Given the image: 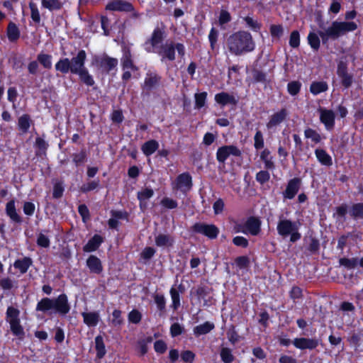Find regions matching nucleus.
I'll list each match as a JSON object with an SVG mask.
<instances>
[{
    "label": "nucleus",
    "mask_w": 363,
    "mask_h": 363,
    "mask_svg": "<svg viewBox=\"0 0 363 363\" xmlns=\"http://www.w3.org/2000/svg\"><path fill=\"white\" fill-rule=\"evenodd\" d=\"M71 305L66 294L62 293L56 298L44 297L36 305L35 311L51 315L52 313L65 316L69 313Z\"/></svg>",
    "instance_id": "obj_1"
},
{
    "label": "nucleus",
    "mask_w": 363,
    "mask_h": 363,
    "mask_svg": "<svg viewBox=\"0 0 363 363\" xmlns=\"http://www.w3.org/2000/svg\"><path fill=\"white\" fill-rule=\"evenodd\" d=\"M226 45L229 52L235 55L252 52L255 48L251 34L247 31L233 33L228 38Z\"/></svg>",
    "instance_id": "obj_2"
},
{
    "label": "nucleus",
    "mask_w": 363,
    "mask_h": 363,
    "mask_svg": "<svg viewBox=\"0 0 363 363\" xmlns=\"http://www.w3.org/2000/svg\"><path fill=\"white\" fill-rule=\"evenodd\" d=\"M357 28L354 22L333 21L331 25L318 31L323 43H326L329 39L337 40L347 32L353 31Z\"/></svg>",
    "instance_id": "obj_3"
},
{
    "label": "nucleus",
    "mask_w": 363,
    "mask_h": 363,
    "mask_svg": "<svg viewBox=\"0 0 363 363\" xmlns=\"http://www.w3.org/2000/svg\"><path fill=\"white\" fill-rule=\"evenodd\" d=\"M278 234L282 238L290 236V242L295 243L301 238L296 222L290 219H279L277 225Z\"/></svg>",
    "instance_id": "obj_4"
},
{
    "label": "nucleus",
    "mask_w": 363,
    "mask_h": 363,
    "mask_svg": "<svg viewBox=\"0 0 363 363\" xmlns=\"http://www.w3.org/2000/svg\"><path fill=\"white\" fill-rule=\"evenodd\" d=\"M19 316L20 311L17 308L8 306L6 312V320L10 325L12 334L21 340L25 337V332Z\"/></svg>",
    "instance_id": "obj_5"
},
{
    "label": "nucleus",
    "mask_w": 363,
    "mask_h": 363,
    "mask_svg": "<svg viewBox=\"0 0 363 363\" xmlns=\"http://www.w3.org/2000/svg\"><path fill=\"white\" fill-rule=\"evenodd\" d=\"M191 231L194 233L203 235L210 240L217 238L220 233L219 228L216 225L201 222L195 223L191 227Z\"/></svg>",
    "instance_id": "obj_6"
},
{
    "label": "nucleus",
    "mask_w": 363,
    "mask_h": 363,
    "mask_svg": "<svg viewBox=\"0 0 363 363\" xmlns=\"http://www.w3.org/2000/svg\"><path fill=\"white\" fill-rule=\"evenodd\" d=\"M241 150L235 145H223L218 148L216 152V160L220 164H225V161L230 156L241 157Z\"/></svg>",
    "instance_id": "obj_7"
},
{
    "label": "nucleus",
    "mask_w": 363,
    "mask_h": 363,
    "mask_svg": "<svg viewBox=\"0 0 363 363\" xmlns=\"http://www.w3.org/2000/svg\"><path fill=\"white\" fill-rule=\"evenodd\" d=\"M301 184L302 181L299 177H294L289 179L285 190L282 192L284 199H293L300 190Z\"/></svg>",
    "instance_id": "obj_8"
},
{
    "label": "nucleus",
    "mask_w": 363,
    "mask_h": 363,
    "mask_svg": "<svg viewBox=\"0 0 363 363\" xmlns=\"http://www.w3.org/2000/svg\"><path fill=\"white\" fill-rule=\"evenodd\" d=\"M192 186L193 183L191 174L189 172H184L177 177L174 189L186 193L192 188Z\"/></svg>",
    "instance_id": "obj_9"
},
{
    "label": "nucleus",
    "mask_w": 363,
    "mask_h": 363,
    "mask_svg": "<svg viewBox=\"0 0 363 363\" xmlns=\"http://www.w3.org/2000/svg\"><path fill=\"white\" fill-rule=\"evenodd\" d=\"M337 74L340 78L341 84L345 89L352 86L353 83V75L348 72L346 62L340 61L338 63Z\"/></svg>",
    "instance_id": "obj_10"
},
{
    "label": "nucleus",
    "mask_w": 363,
    "mask_h": 363,
    "mask_svg": "<svg viewBox=\"0 0 363 363\" xmlns=\"http://www.w3.org/2000/svg\"><path fill=\"white\" fill-rule=\"evenodd\" d=\"M294 346L301 350H315L319 345V340L317 338L296 337L292 341Z\"/></svg>",
    "instance_id": "obj_11"
},
{
    "label": "nucleus",
    "mask_w": 363,
    "mask_h": 363,
    "mask_svg": "<svg viewBox=\"0 0 363 363\" xmlns=\"http://www.w3.org/2000/svg\"><path fill=\"white\" fill-rule=\"evenodd\" d=\"M262 221L259 218L256 216H250L245 222V228L247 230V234H250L252 236L258 235L261 232Z\"/></svg>",
    "instance_id": "obj_12"
},
{
    "label": "nucleus",
    "mask_w": 363,
    "mask_h": 363,
    "mask_svg": "<svg viewBox=\"0 0 363 363\" xmlns=\"http://www.w3.org/2000/svg\"><path fill=\"white\" fill-rule=\"evenodd\" d=\"M86 57V54L84 50H80L77 55L69 60L71 72L73 74L79 73V72L84 69V62Z\"/></svg>",
    "instance_id": "obj_13"
},
{
    "label": "nucleus",
    "mask_w": 363,
    "mask_h": 363,
    "mask_svg": "<svg viewBox=\"0 0 363 363\" xmlns=\"http://www.w3.org/2000/svg\"><path fill=\"white\" fill-rule=\"evenodd\" d=\"M156 52L162 57V61L165 59L173 61L175 59V46L173 42H166Z\"/></svg>",
    "instance_id": "obj_14"
},
{
    "label": "nucleus",
    "mask_w": 363,
    "mask_h": 363,
    "mask_svg": "<svg viewBox=\"0 0 363 363\" xmlns=\"http://www.w3.org/2000/svg\"><path fill=\"white\" fill-rule=\"evenodd\" d=\"M86 265L90 273L101 274L104 270L101 260L96 255H91L86 261Z\"/></svg>",
    "instance_id": "obj_15"
},
{
    "label": "nucleus",
    "mask_w": 363,
    "mask_h": 363,
    "mask_svg": "<svg viewBox=\"0 0 363 363\" xmlns=\"http://www.w3.org/2000/svg\"><path fill=\"white\" fill-rule=\"evenodd\" d=\"M106 9L110 11H132L133 10V6L132 4L123 1V0H114L113 1L109 2Z\"/></svg>",
    "instance_id": "obj_16"
},
{
    "label": "nucleus",
    "mask_w": 363,
    "mask_h": 363,
    "mask_svg": "<svg viewBox=\"0 0 363 363\" xmlns=\"http://www.w3.org/2000/svg\"><path fill=\"white\" fill-rule=\"evenodd\" d=\"M15 203L16 201L13 199L7 202L5 208L6 214L13 223L21 224L23 222V218L17 213Z\"/></svg>",
    "instance_id": "obj_17"
},
{
    "label": "nucleus",
    "mask_w": 363,
    "mask_h": 363,
    "mask_svg": "<svg viewBox=\"0 0 363 363\" xmlns=\"http://www.w3.org/2000/svg\"><path fill=\"white\" fill-rule=\"evenodd\" d=\"M104 238L99 235H94L87 242V243L84 245L83 251L84 252H93L96 251L101 244L104 242Z\"/></svg>",
    "instance_id": "obj_18"
},
{
    "label": "nucleus",
    "mask_w": 363,
    "mask_h": 363,
    "mask_svg": "<svg viewBox=\"0 0 363 363\" xmlns=\"http://www.w3.org/2000/svg\"><path fill=\"white\" fill-rule=\"evenodd\" d=\"M33 259L30 257H24L22 259H16L13 262V267L18 269L21 274H24L33 265Z\"/></svg>",
    "instance_id": "obj_19"
},
{
    "label": "nucleus",
    "mask_w": 363,
    "mask_h": 363,
    "mask_svg": "<svg viewBox=\"0 0 363 363\" xmlns=\"http://www.w3.org/2000/svg\"><path fill=\"white\" fill-rule=\"evenodd\" d=\"M95 61L107 72H109L118 65L117 59L109 57L106 55L102 57H96Z\"/></svg>",
    "instance_id": "obj_20"
},
{
    "label": "nucleus",
    "mask_w": 363,
    "mask_h": 363,
    "mask_svg": "<svg viewBox=\"0 0 363 363\" xmlns=\"http://www.w3.org/2000/svg\"><path fill=\"white\" fill-rule=\"evenodd\" d=\"M83 321L88 327H96L99 320L100 316L98 312H83L82 313Z\"/></svg>",
    "instance_id": "obj_21"
},
{
    "label": "nucleus",
    "mask_w": 363,
    "mask_h": 363,
    "mask_svg": "<svg viewBox=\"0 0 363 363\" xmlns=\"http://www.w3.org/2000/svg\"><path fill=\"white\" fill-rule=\"evenodd\" d=\"M215 100L218 104L222 106H225L227 104L235 105L238 101L234 96L230 95L226 92L217 94L215 96Z\"/></svg>",
    "instance_id": "obj_22"
},
{
    "label": "nucleus",
    "mask_w": 363,
    "mask_h": 363,
    "mask_svg": "<svg viewBox=\"0 0 363 363\" xmlns=\"http://www.w3.org/2000/svg\"><path fill=\"white\" fill-rule=\"evenodd\" d=\"M214 328V323L209 321H206L202 324L195 326L193 331L196 337H199L201 335L209 333Z\"/></svg>",
    "instance_id": "obj_23"
},
{
    "label": "nucleus",
    "mask_w": 363,
    "mask_h": 363,
    "mask_svg": "<svg viewBox=\"0 0 363 363\" xmlns=\"http://www.w3.org/2000/svg\"><path fill=\"white\" fill-rule=\"evenodd\" d=\"M165 35H166V34H165L164 28H155L152 34L150 39L151 45L154 48H157V45L163 41V40L165 38Z\"/></svg>",
    "instance_id": "obj_24"
},
{
    "label": "nucleus",
    "mask_w": 363,
    "mask_h": 363,
    "mask_svg": "<svg viewBox=\"0 0 363 363\" xmlns=\"http://www.w3.org/2000/svg\"><path fill=\"white\" fill-rule=\"evenodd\" d=\"M315 155L322 165L330 167L333 164L331 156L325 150L318 148L315 150Z\"/></svg>",
    "instance_id": "obj_25"
},
{
    "label": "nucleus",
    "mask_w": 363,
    "mask_h": 363,
    "mask_svg": "<svg viewBox=\"0 0 363 363\" xmlns=\"http://www.w3.org/2000/svg\"><path fill=\"white\" fill-rule=\"evenodd\" d=\"M155 245L157 247H172L174 243V238L169 235L166 234H159L155 238Z\"/></svg>",
    "instance_id": "obj_26"
},
{
    "label": "nucleus",
    "mask_w": 363,
    "mask_h": 363,
    "mask_svg": "<svg viewBox=\"0 0 363 363\" xmlns=\"http://www.w3.org/2000/svg\"><path fill=\"white\" fill-rule=\"evenodd\" d=\"M350 216L355 220L363 219V202H357L352 204L349 210Z\"/></svg>",
    "instance_id": "obj_27"
},
{
    "label": "nucleus",
    "mask_w": 363,
    "mask_h": 363,
    "mask_svg": "<svg viewBox=\"0 0 363 363\" xmlns=\"http://www.w3.org/2000/svg\"><path fill=\"white\" fill-rule=\"evenodd\" d=\"M260 159L264 164V169L273 171L276 166L273 161V157L268 149H264L260 154Z\"/></svg>",
    "instance_id": "obj_28"
},
{
    "label": "nucleus",
    "mask_w": 363,
    "mask_h": 363,
    "mask_svg": "<svg viewBox=\"0 0 363 363\" xmlns=\"http://www.w3.org/2000/svg\"><path fill=\"white\" fill-rule=\"evenodd\" d=\"M95 350L96 352V358L101 359L106 354V350L104 338L101 335L96 336L95 339Z\"/></svg>",
    "instance_id": "obj_29"
},
{
    "label": "nucleus",
    "mask_w": 363,
    "mask_h": 363,
    "mask_svg": "<svg viewBox=\"0 0 363 363\" xmlns=\"http://www.w3.org/2000/svg\"><path fill=\"white\" fill-rule=\"evenodd\" d=\"M320 118L321 122L325 124L328 129H330L333 126L335 114L332 111L321 110Z\"/></svg>",
    "instance_id": "obj_30"
},
{
    "label": "nucleus",
    "mask_w": 363,
    "mask_h": 363,
    "mask_svg": "<svg viewBox=\"0 0 363 363\" xmlns=\"http://www.w3.org/2000/svg\"><path fill=\"white\" fill-rule=\"evenodd\" d=\"M212 288L204 284H200L197 286L195 293L199 299H203L204 301V306H208L206 298L212 292Z\"/></svg>",
    "instance_id": "obj_31"
},
{
    "label": "nucleus",
    "mask_w": 363,
    "mask_h": 363,
    "mask_svg": "<svg viewBox=\"0 0 363 363\" xmlns=\"http://www.w3.org/2000/svg\"><path fill=\"white\" fill-rule=\"evenodd\" d=\"M159 147L158 143L155 140H150L142 146V151L146 156L152 155Z\"/></svg>",
    "instance_id": "obj_32"
},
{
    "label": "nucleus",
    "mask_w": 363,
    "mask_h": 363,
    "mask_svg": "<svg viewBox=\"0 0 363 363\" xmlns=\"http://www.w3.org/2000/svg\"><path fill=\"white\" fill-rule=\"evenodd\" d=\"M42 6L50 11H59L63 4L60 0H41Z\"/></svg>",
    "instance_id": "obj_33"
},
{
    "label": "nucleus",
    "mask_w": 363,
    "mask_h": 363,
    "mask_svg": "<svg viewBox=\"0 0 363 363\" xmlns=\"http://www.w3.org/2000/svg\"><path fill=\"white\" fill-rule=\"evenodd\" d=\"M169 294L172 299L171 308L174 311H177L181 306V296L178 291H176L175 286H172L170 288Z\"/></svg>",
    "instance_id": "obj_34"
},
{
    "label": "nucleus",
    "mask_w": 363,
    "mask_h": 363,
    "mask_svg": "<svg viewBox=\"0 0 363 363\" xmlns=\"http://www.w3.org/2000/svg\"><path fill=\"white\" fill-rule=\"evenodd\" d=\"M160 79V77L157 74H147L144 82L143 88L147 91L151 90L158 84Z\"/></svg>",
    "instance_id": "obj_35"
},
{
    "label": "nucleus",
    "mask_w": 363,
    "mask_h": 363,
    "mask_svg": "<svg viewBox=\"0 0 363 363\" xmlns=\"http://www.w3.org/2000/svg\"><path fill=\"white\" fill-rule=\"evenodd\" d=\"M286 112L285 110L282 109L280 111L273 114L271 117L270 121H269L267 126L269 128H272L281 123L286 118Z\"/></svg>",
    "instance_id": "obj_36"
},
{
    "label": "nucleus",
    "mask_w": 363,
    "mask_h": 363,
    "mask_svg": "<svg viewBox=\"0 0 363 363\" xmlns=\"http://www.w3.org/2000/svg\"><path fill=\"white\" fill-rule=\"evenodd\" d=\"M220 357L223 363H232L235 360V356L230 348L222 347L220 350Z\"/></svg>",
    "instance_id": "obj_37"
},
{
    "label": "nucleus",
    "mask_w": 363,
    "mask_h": 363,
    "mask_svg": "<svg viewBox=\"0 0 363 363\" xmlns=\"http://www.w3.org/2000/svg\"><path fill=\"white\" fill-rule=\"evenodd\" d=\"M72 157L75 166L80 167L87 161L86 151L82 149L79 152L73 153Z\"/></svg>",
    "instance_id": "obj_38"
},
{
    "label": "nucleus",
    "mask_w": 363,
    "mask_h": 363,
    "mask_svg": "<svg viewBox=\"0 0 363 363\" xmlns=\"http://www.w3.org/2000/svg\"><path fill=\"white\" fill-rule=\"evenodd\" d=\"M19 36L20 31L18 28L14 23L10 22L7 28V37L9 40L11 42H13L17 40Z\"/></svg>",
    "instance_id": "obj_39"
},
{
    "label": "nucleus",
    "mask_w": 363,
    "mask_h": 363,
    "mask_svg": "<svg viewBox=\"0 0 363 363\" xmlns=\"http://www.w3.org/2000/svg\"><path fill=\"white\" fill-rule=\"evenodd\" d=\"M309 241L307 250L311 255H318L320 247V240L317 238L311 235L309 237Z\"/></svg>",
    "instance_id": "obj_40"
},
{
    "label": "nucleus",
    "mask_w": 363,
    "mask_h": 363,
    "mask_svg": "<svg viewBox=\"0 0 363 363\" xmlns=\"http://www.w3.org/2000/svg\"><path fill=\"white\" fill-rule=\"evenodd\" d=\"M328 89V84L325 82H314L311 84L310 91L314 94L317 95L321 92H324Z\"/></svg>",
    "instance_id": "obj_41"
},
{
    "label": "nucleus",
    "mask_w": 363,
    "mask_h": 363,
    "mask_svg": "<svg viewBox=\"0 0 363 363\" xmlns=\"http://www.w3.org/2000/svg\"><path fill=\"white\" fill-rule=\"evenodd\" d=\"M348 211V206L347 203H343L341 205L335 208V213L333 217L337 220L345 219Z\"/></svg>",
    "instance_id": "obj_42"
},
{
    "label": "nucleus",
    "mask_w": 363,
    "mask_h": 363,
    "mask_svg": "<svg viewBox=\"0 0 363 363\" xmlns=\"http://www.w3.org/2000/svg\"><path fill=\"white\" fill-rule=\"evenodd\" d=\"M55 69L64 74L68 73L69 71L71 72L69 60L68 58L60 60L55 65Z\"/></svg>",
    "instance_id": "obj_43"
},
{
    "label": "nucleus",
    "mask_w": 363,
    "mask_h": 363,
    "mask_svg": "<svg viewBox=\"0 0 363 363\" xmlns=\"http://www.w3.org/2000/svg\"><path fill=\"white\" fill-rule=\"evenodd\" d=\"M35 146L38 149L35 152L37 156L45 155L48 145L44 140L43 138H36Z\"/></svg>",
    "instance_id": "obj_44"
},
{
    "label": "nucleus",
    "mask_w": 363,
    "mask_h": 363,
    "mask_svg": "<svg viewBox=\"0 0 363 363\" xmlns=\"http://www.w3.org/2000/svg\"><path fill=\"white\" fill-rule=\"evenodd\" d=\"M319 34L311 32L308 35V41L311 47L314 50H318L320 48V38Z\"/></svg>",
    "instance_id": "obj_45"
},
{
    "label": "nucleus",
    "mask_w": 363,
    "mask_h": 363,
    "mask_svg": "<svg viewBox=\"0 0 363 363\" xmlns=\"http://www.w3.org/2000/svg\"><path fill=\"white\" fill-rule=\"evenodd\" d=\"M64 191L65 187L63 186V182L61 181L57 182L53 186L52 197L55 199H60L62 197Z\"/></svg>",
    "instance_id": "obj_46"
},
{
    "label": "nucleus",
    "mask_w": 363,
    "mask_h": 363,
    "mask_svg": "<svg viewBox=\"0 0 363 363\" xmlns=\"http://www.w3.org/2000/svg\"><path fill=\"white\" fill-rule=\"evenodd\" d=\"M154 195V191L150 188H145L137 194V199L139 201H146L150 199Z\"/></svg>",
    "instance_id": "obj_47"
},
{
    "label": "nucleus",
    "mask_w": 363,
    "mask_h": 363,
    "mask_svg": "<svg viewBox=\"0 0 363 363\" xmlns=\"http://www.w3.org/2000/svg\"><path fill=\"white\" fill-rule=\"evenodd\" d=\"M154 301L157 306L158 311L161 313L165 312L166 301L164 295L157 294L154 296Z\"/></svg>",
    "instance_id": "obj_48"
},
{
    "label": "nucleus",
    "mask_w": 363,
    "mask_h": 363,
    "mask_svg": "<svg viewBox=\"0 0 363 363\" xmlns=\"http://www.w3.org/2000/svg\"><path fill=\"white\" fill-rule=\"evenodd\" d=\"M77 74L79 76L80 79L87 86L94 85V81L86 68L81 70L79 73H77Z\"/></svg>",
    "instance_id": "obj_49"
},
{
    "label": "nucleus",
    "mask_w": 363,
    "mask_h": 363,
    "mask_svg": "<svg viewBox=\"0 0 363 363\" xmlns=\"http://www.w3.org/2000/svg\"><path fill=\"white\" fill-rule=\"evenodd\" d=\"M339 263L341 266H344L347 269H354L358 264V259L342 257L339 259Z\"/></svg>",
    "instance_id": "obj_50"
},
{
    "label": "nucleus",
    "mask_w": 363,
    "mask_h": 363,
    "mask_svg": "<svg viewBox=\"0 0 363 363\" xmlns=\"http://www.w3.org/2000/svg\"><path fill=\"white\" fill-rule=\"evenodd\" d=\"M227 337L229 342L233 345L240 340V337L238 335V332L236 331L235 327L233 325H232L227 331Z\"/></svg>",
    "instance_id": "obj_51"
},
{
    "label": "nucleus",
    "mask_w": 363,
    "mask_h": 363,
    "mask_svg": "<svg viewBox=\"0 0 363 363\" xmlns=\"http://www.w3.org/2000/svg\"><path fill=\"white\" fill-rule=\"evenodd\" d=\"M99 179H97L90 182L83 184L80 187V191L84 194H86L91 191L96 189L99 186Z\"/></svg>",
    "instance_id": "obj_52"
},
{
    "label": "nucleus",
    "mask_w": 363,
    "mask_h": 363,
    "mask_svg": "<svg viewBox=\"0 0 363 363\" xmlns=\"http://www.w3.org/2000/svg\"><path fill=\"white\" fill-rule=\"evenodd\" d=\"M235 263L240 269H243L249 267L250 261L247 256L243 255L236 257L235 259Z\"/></svg>",
    "instance_id": "obj_53"
},
{
    "label": "nucleus",
    "mask_w": 363,
    "mask_h": 363,
    "mask_svg": "<svg viewBox=\"0 0 363 363\" xmlns=\"http://www.w3.org/2000/svg\"><path fill=\"white\" fill-rule=\"evenodd\" d=\"M30 122V119L28 115L25 114L19 118L18 126L23 133H26L28 129L29 128Z\"/></svg>",
    "instance_id": "obj_54"
},
{
    "label": "nucleus",
    "mask_w": 363,
    "mask_h": 363,
    "mask_svg": "<svg viewBox=\"0 0 363 363\" xmlns=\"http://www.w3.org/2000/svg\"><path fill=\"white\" fill-rule=\"evenodd\" d=\"M51 55L40 53L38 55V60L46 69H50L52 67Z\"/></svg>",
    "instance_id": "obj_55"
},
{
    "label": "nucleus",
    "mask_w": 363,
    "mask_h": 363,
    "mask_svg": "<svg viewBox=\"0 0 363 363\" xmlns=\"http://www.w3.org/2000/svg\"><path fill=\"white\" fill-rule=\"evenodd\" d=\"M301 87V83L298 81H293L288 84L287 90L288 92L292 95L295 96L298 94Z\"/></svg>",
    "instance_id": "obj_56"
},
{
    "label": "nucleus",
    "mask_w": 363,
    "mask_h": 363,
    "mask_svg": "<svg viewBox=\"0 0 363 363\" xmlns=\"http://www.w3.org/2000/svg\"><path fill=\"white\" fill-rule=\"evenodd\" d=\"M78 213L82 217L84 223H86L90 219V212L85 204H80L78 206Z\"/></svg>",
    "instance_id": "obj_57"
},
{
    "label": "nucleus",
    "mask_w": 363,
    "mask_h": 363,
    "mask_svg": "<svg viewBox=\"0 0 363 363\" xmlns=\"http://www.w3.org/2000/svg\"><path fill=\"white\" fill-rule=\"evenodd\" d=\"M141 319H142V314L137 309H133L128 313V321L130 323H132L133 324H138L141 321Z\"/></svg>",
    "instance_id": "obj_58"
},
{
    "label": "nucleus",
    "mask_w": 363,
    "mask_h": 363,
    "mask_svg": "<svg viewBox=\"0 0 363 363\" xmlns=\"http://www.w3.org/2000/svg\"><path fill=\"white\" fill-rule=\"evenodd\" d=\"M256 180L260 184H264L270 179V174L268 170H261L256 174Z\"/></svg>",
    "instance_id": "obj_59"
},
{
    "label": "nucleus",
    "mask_w": 363,
    "mask_h": 363,
    "mask_svg": "<svg viewBox=\"0 0 363 363\" xmlns=\"http://www.w3.org/2000/svg\"><path fill=\"white\" fill-rule=\"evenodd\" d=\"M37 245L43 247V248H48L50 245V240L48 236L43 233H39L37 237L36 240Z\"/></svg>",
    "instance_id": "obj_60"
},
{
    "label": "nucleus",
    "mask_w": 363,
    "mask_h": 363,
    "mask_svg": "<svg viewBox=\"0 0 363 363\" xmlns=\"http://www.w3.org/2000/svg\"><path fill=\"white\" fill-rule=\"evenodd\" d=\"M154 350L155 352L162 354L167 350V345L163 340H158L154 342Z\"/></svg>",
    "instance_id": "obj_61"
},
{
    "label": "nucleus",
    "mask_w": 363,
    "mask_h": 363,
    "mask_svg": "<svg viewBox=\"0 0 363 363\" xmlns=\"http://www.w3.org/2000/svg\"><path fill=\"white\" fill-rule=\"evenodd\" d=\"M195 357V353L191 350H184L181 353V359L185 363H193Z\"/></svg>",
    "instance_id": "obj_62"
},
{
    "label": "nucleus",
    "mask_w": 363,
    "mask_h": 363,
    "mask_svg": "<svg viewBox=\"0 0 363 363\" xmlns=\"http://www.w3.org/2000/svg\"><path fill=\"white\" fill-rule=\"evenodd\" d=\"M121 313L122 312L119 309L113 310L112 313V324L114 326H119L123 323V318H122Z\"/></svg>",
    "instance_id": "obj_63"
},
{
    "label": "nucleus",
    "mask_w": 363,
    "mask_h": 363,
    "mask_svg": "<svg viewBox=\"0 0 363 363\" xmlns=\"http://www.w3.org/2000/svg\"><path fill=\"white\" fill-rule=\"evenodd\" d=\"M232 242L235 246L242 248H247L249 245L248 240L243 236H235L233 238Z\"/></svg>",
    "instance_id": "obj_64"
}]
</instances>
